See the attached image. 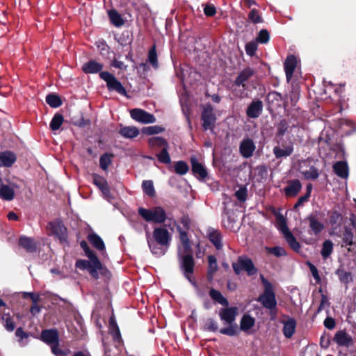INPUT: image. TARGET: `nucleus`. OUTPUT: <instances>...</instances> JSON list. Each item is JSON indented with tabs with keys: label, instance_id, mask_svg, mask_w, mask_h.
<instances>
[{
	"label": "nucleus",
	"instance_id": "3",
	"mask_svg": "<svg viewBox=\"0 0 356 356\" xmlns=\"http://www.w3.org/2000/svg\"><path fill=\"white\" fill-rule=\"evenodd\" d=\"M90 261L79 259L76 262V268L80 270H88L90 275L95 277H98L97 271L102 269V264L95 254L88 257Z\"/></svg>",
	"mask_w": 356,
	"mask_h": 356
},
{
	"label": "nucleus",
	"instance_id": "18",
	"mask_svg": "<svg viewBox=\"0 0 356 356\" xmlns=\"http://www.w3.org/2000/svg\"><path fill=\"white\" fill-rule=\"evenodd\" d=\"M334 341L339 346L348 347L353 343L351 337L344 331L337 332L334 337Z\"/></svg>",
	"mask_w": 356,
	"mask_h": 356
},
{
	"label": "nucleus",
	"instance_id": "27",
	"mask_svg": "<svg viewBox=\"0 0 356 356\" xmlns=\"http://www.w3.org/2000/svg\"><path fill=\"white\" fill-rule=\"evenodd\" d=\"M253 71L250 68L243 70L237 76L234 81L236 86H245V82L252 76Z\"/></svg>",
	"mask_w": 356,
	"mask_h": 356
},
{
	"label": "nucleus",
	"instance_id": "47",
	"mask_svg": "<svg viewBox=\"0 0 356 356\" xmlns=\"http://www.w3.org/2000/svg\"><path fill=\"white\" fill-rule=\"evenodd\" d=\"M143 191L150 197H153L155 195V190L153 185V182L151 180L144 181L142 184Z\"/></svg>",
	"mask_w": 356,
	"mask_h": 356
},
{
	"label": "nucleus",
	"instance_id": "37",
	"mask_svg": "<svg viewBox=\"0 0 356 356\" xmlns=\"http://www.w3.org/2000/svg\"><path fill=\"white\" fill-rule=\"evenodd\" d=\"M208 278L209 280H212L214 273L216 272L218 269L217 261L213 255H209L208 257Z\"/></svg>",
	"mask_w": 356,
	"mask_h": 356
},
{
	"label": "nucleus",
	"instance_id": "51",
	"mask_svg": "<svg viewBox=\"0 0 356 356\" xmlns=\"http://www.w3.org/2000/svg\"><path fill=\"white\" fill-rule=\"evenodd\" d=\"M164 131V129L160 126H150L143 129L142 131L143 134L147 135H153L161 133Z\"/></svg>",
	"mask_w": 356,
	"mask_h": 356
},
{
	"label": "nucleus",
	"instance_id": "34",
	"mask_svg": "<svg viewBox=\"0 0 356 356\" xmlns=\"http://www.w3.org/2000/svg\"><path fill=\"white\" fill-rule=\"evenodd\" d=\"M90 243L98 250L103 251L105 249V245L102 239L96 234H90L88 237Z\"/></svg>",
	"mask_w": 356,
	"mask_h": 356
},
{
	"label": "nucleus",
	"instance_id": "8",
	"mask_svg": "<svg viewBox=\"0 0 356 356\" xmlns=\"http://www.w3.org/2000/svg\"><path fill=\"white\" fill-rule=\"evenodd\" d=\"M130 115L135 121L143 124H150L156 122V118L152 114L140 108L131 110Z\"/></svg>",
	"mask_w": 356,
	"mask_h": 356
},
{
	"label": "nucleus",
	"instance_id": "16",
	"mask_svg": "<svg viewBox=\"0 0 356 356\" xmlns=\"http://www.w3.org/2000/svg\"><path fill=\"white\" fill-rule=\"evenodd\" d=\"M179 238L181 245L178 248V253L179 254H184L191 252V247L189 238L186 232L179 230Z\"/></svg>",
	"mask_w": 356,
	"mask_h": 356
},
{
	"label": "nucleus",
	"instance_id": "50",
	"mask_svg": "<svg viewBox=\"0 0 356 356\" xmlns=\"http://www.w3.org/2000/svg\"><path fill=\"white\" fill-rule=\"evenodd\" d=\"M148 61L154 67H158L157 54L155 46H153L149 51Z\"/></svg>",
	"mask_w": 356,
	"mask_h": 356
},
{
	"label": "nucleus",
	"instance_id": "61",
	"mask_svg": "<svg viewBox=\"0 0 356 356\" xmlns=\"http://www.w3.org/2000/svg\"><path fill=\"white\" fill-rule=\"evenodd\" d=\"M309 266L310 271H311L314 280H316V282L319 283L321 282V277L319 276L318 269L316 268L315 266H314L312 264H309Z\"/></svg>",
	"mask_w": 356,
	"mask_h": 356
},
{
	"label": "nucleus",
	"instance_id": "36",
	"mask_svg": "<svg viewBox=\"0 0 356 356\" xmlns=\"http://www.w3.org/2000/svg\"><path fill=\"white\" fill-rule=\"evenodd\" d=\"M209 296L212 300H213L214 301L217 302L218 303L220 304L222 306H227L229 304L227 300L225 298H224L222 293L216 289H211L209 291Z\"/></svg>",
	"mask_w": 356,
	"mask_h": 356
},
{
	"label": "nucleus",
	"instance_id": "25",
	"mask_svg": "<svg viewBox=\"0 0 356 356\" xmlns=\"http://www.w3.org/2000/svg\"><path fill=\"white\" fill-rule=\"evenodd\" d=\"M119 133L126 138H134L139 135V129L134 126H127L120 128Z\"/></svg>",
	"mask_w": 356,
	"mask_h": 356
},
{
	"label": "nucleus",
	"instance_id": "10",
	"mask_svg": "<svg viewBox=\"0 0 356 356\" xmlns=\"http://www.w3.org/2000/svg\"><path fill=\"white\" fill-rule=\"evenodd\" d=\"M49 232L55 235L60 242H65L67 240V229L60 222H53L49 224Z\"/></svg>",
	"mask_w": 356,
	"mask_h": 356
},
{
	"label": "nucleus",
	"instance_id": "54",
	"mask_svg": "<svg viewBox=\"0 0 356 356\" xmlns=\"http://www.w3.org/2000/svg\"><path fill=\"white\" fill-rule=\"evenodd\" d=\"M353 234L349 229H346L343 234V242L346 245L351 246L353 243Z\"/></svg>",
	"mask_w": 356,
	"mask_h": 356
},
{
	"label": "nucleus",
	"instance_id": "55",
	"mask_svg": "<svg viewBox=\"0 0 356 356\" xmlns=\"http://www.w3.org/2000/svg\"><path fill=\"white\" fill-rule=\"evenodd\" d=\"M248 17L254 24L262 22V19L259 13V11L256 9H252L250 12Z\"/></svg>",
	"mask_w": 356,
	"mask_h": 356
},
{
	"label": "nucleus",
	"instance_id": "52",
	"mask_svg": "<svg viewBox=\"0 0 356 356\" xmlns=\"http://www.w3.org/2000/svg\"><path fill=\"white\" fill-rule=\"evenodd\" d=\"M223 225L226 229L231 231H236V229L238 228L236 221L231 216H227V219L223 220Z\"/></svg>",
	"mask_w": 356,
	"mask_h": 356
},
{
	"label": "nucleus",
	"instance_id": "46",
	"mask_svg": "<svg viewBox=\"0 0 356 356\" xmlns=\"http://www.w3.org/2000/svg\"><path fill=\"white\" fill-rule=\"evenodd\" d=\"M189 168L184 161H179L175 163V170L176 173L184 175L188 172Z\"/></svg>",
	"mask_w": 356,
	"mask_h": 356
},
{
	"label": "nucleus",
	"instance_id": "5",
	"mask_svg": "<svg viewBox=\"0 0 356 356\" xmlns=\"http://www.w3.org/2000/svg\"><path fill=\"white\" fill-rule=\"evenodd\" d=\"M99 76L106 83L108 90L115 91L122 95H127L125 88L112 74L108 72H102L99 74Z\"/></svg>",
	"mask_w": 356,
	"mask_h": 356
},
{
	"label": "nucleus",
	"instance_id": "49",
	"mask_svg": "<svg viewBox=\"0 0 356 356\" xmlns=\"http://www.w3.org/2000/svg\"><path fill=\"white\" fill-rule=\"evenodd\" d=\"M304 177L307 179H316L318 177V171L314 167H310L309 170L302 172Z\"/></svg>",
	"mask_w": 356,
	"mask_h": 356
},
{
	"label": "nucleus",
	"instance_id": "35",
	"mask_svg": "<svg viewBox=\"0 0 356 356\" xmlns=\"http://www.w3.org/2000/svg\"><path fill=\"white\" fill-rule=\"evenodd\" d=\"M108 17L111 23L118 27L122 26L124 24L122 16L115 10H111L108 12Z\"/></svg>",
	"mask_w": 356,
	"mask_h": 356
},
{
	"label": "nucleus",
	"instance_id": "22",
	"mask_svg": "<svg viewBox=\"0 0 356 356\" xmlns=\"http://www.w3.org/2000/svg\"><path fill=\"white\" fill-rule=\"evenodd\" d=\"M15 185H1L0 187V197L6 201H11L15 197Z\"/></svg>",
	"mask_w": 356,
	"mask_h": 356
},
{
	"label": "nucleus",
	"instance_id": "26",
	"mask_svg": "<svg viewBox=\"0 0 356 356\" xmlns=\"http://www.w3.org/2000/svg\"><path fill=\"white\" fill-rule=\"evenodd\" d=\"M208 234L210 241L214 245L216 249H221L222 248V243L220 232L216 229H209Z\"/></svg>",
	"mask_w": 356,
	"mask_h": 356
},
{
	"label": "nucleus",
	"instance_id": "59",
	"mask_svg": "<svg viewBox=\"0 0 356 356\" xmlns=\"http://www.w3.org/2000/svg\"><path fill=\"white\" fill-rule=\"evenodd\" d=\"M257 44L253 42H250L246 44L245 51L247 54L253 56L257 50Z\"/></svg>",
	"mask_w": 356,
	"mask_h": 356
},
{
	"label": "nucleus",
	"instance_id": "45",
	"mask_svg": "<svg viewBox=\"0 0 356 356\" xmlns=\"http://www.w3.org/2000/svg\"><path fill=\"white\" fill-rule=\"evenodd\" d=\"M1 320L4 327L8 331L12 332L14 330L15 326L9 314H3L1 316Z\"/></svg>",
	"mask_w": 356,
	"mask_h": 356
},
{
	"label": "nucleus",
	"instance_id": "63",
	"mask_svg": "<svg viewBox=\"0 0 356 356\" xmlns=\"http://www.w3.org/2000/svg\"><path fill=\"white\" fill-rule=\"evenodd\" d=\"M303 356H318L315 347H307L304 351Z\"/></svg>",
	"mask_w": 356,
	"mask_h": 356
},
{
	"label": "nucleus",
	"instance_id": "9",
	"mask_svg": "<svg viewBox=\"0 0 356 356\" xmlns=\"http://www.w3.org/2000/svg\"><path fill=\"white\" fill-rule=\"evenodd\" d=\"M273 154L277 159L290 156L293 152V143L291 141L282 143L273 147Z\"/></svg>",
	"mask_w": 356,
	"mask_h": 356
},
{
	"label": "nucleus",
	"instance_id": "23",
	"mask_svg": "<svg viewBox=\"0 0 356 356\" xmlns=\"http://www.w3.org/2000/svg\"><path fill=\"white\" fill-rule=\"evenodd\" d=\"M41 337L42 340L49 344H55L58 342V332L54 330H47L42 332Z\"/></svg>",
	"mask_w": 356,
	"mask_h": 356
},
{
	"label": "nucleus",
	"instance_id": "12",
	"mask_svg": "<svg viewBox=\"0 0 356 356\" xmlns=\"http://www.w3.org/2000/svg\"><path fill=\"white\" fill-rule=\"evenodd\" d=\"M93 184H95L98 188L102 192L103 195L105 198L108 199L111 197L110 189L106 180L98 175H94L92 176Z\"/></svg>",
	"mask_w": 356,
	"mask_h": 356
},
{
	"label": "nucleus",
	"instance_id": "33",
	"mask_svg": "<svg viewBox=\"0 0 356 356\" xmlns=\"http://www.w3.org/2000/svg\"><path fill=\"white\" fill-rule=\"evenodd\" d=\"M149 145L152 149L168 147L167 141L161 137H152L149 139Z\"/></svg>",
	"mask_w": 356,
	"mask_h": 356
},
{
	"label": "nucleus",
	"instance_id": "7",
	"mask_svg": "<svg viewBox=\"0 0 356 356\" xmlns=\"http://www.w3.org/2000/svg\"><path fill=\"white\" fill-rule=\"evenodd\" d=\"M153 238L156 243L167 248L172 240V234L165 226L155 227L153 230Z\"/></svg>",
	"mask_w": 356,
	"mask_h": 356
},
{
	"label": "nucleus",
	"instance_id": "6",
	"mask_svg": "<svg viewBox=\"0 0 356 356\" xmlns=\"http://www.w3.org/2000/svg\"><path fill=\"white\" fill-rule=\"evenodd\" d=\"M178 256L181 269L183 270L187 280L192 282L191 275L194 271L195 262L191 252L184 254H179L178 253Z\"/></svg>",
	"mask_w": 356,
	"mask_h": 356
},
{
	"label": "nucleus",
	"instance_id": "56",
	"mask_svg": "<svg viewBox=\"0 0 356 356\" xmlns=\"http://www.w3.org/2000/svg\"><path fill=\"white\" fill-rule=\"evenodd\" d=\"M268 252L272 253L276 257H281L286 254L285 250L282 247H275L267 248Z\"/></svg>",
	"mask_w": 356,
	"mask_h": 356
},
{
	"label": "nucleus",
	"instance_id": "17",
	"mask_svg": "<svg viewBox=\"0 0 356 356\" xmlns=\"http://www.w3.org/2000/svg\"><path fill=\"white\" fill-rule=\"evenodd\" d=\"M263 109V104L260 100L253 101L248 107L246 113L249 118H256L259 116Z\"/></svg>",
	"mask_w": 356,
	"mask_h": 356
},
{
	"label": "nucleus",
	"instance_id": "41",
	"mask_svg": "<svg viewBox=\"0 0 356 356\" xmlns=\"http://www.w3.org/2000/svg\"><path fill=\"white\" fill-rule=\"evenodd\" d=\"M64 118L61 114L56 113L52 118L50 122V128L53 131L59 129L63 124Z\"/></svg>",
	"mask_w": 356,
	"mask_h": 356
},
{
	"label": "nucleus",
	"instance_id": "62",
	"mask_svg": "<svg viewBox=\"0 0 356 356\" xmlns=\"http://www.w3.org/2000/svg\"><path fill=\"white\" fill-rule=\"evenodd\" d=\"M288 125L285 121H282L277 127V134L283 136L287 131Z\"/></svg>",
	"mask_w": 356,
	"mask_h": 356
},
{
	"label": "nucleus",
	"instance_id": "13",
	"mask_svg": "<svg viewBox=\"0 0 356 356\" xmlns=\"http://www.w3.org/2000/svg\"><path fill=\"white\" fill-rule=\"evenodd\" d=\"M236 314L237 309L236 307L221 309L219 312L220 319L228 324H232L235 321Z\"/></svg>",
	"mask_w": 356,
	"mask_h": 356
},
{
	"label": "nucleus",
	"instance_id": "48",
	"mask_svg": "<svg viewBox=\"0 0 356 356\" xmlns=\"http://www.w3.org/2000/svg\"><path fill=\"white\" fill-rule=\"evenodd\" d=\"M168 147H164L161 149V152L156 154L158 160L163 163L168 164L170 163V156L168 152Z\"/></svg>",
	"mask_w": 356,
	"mask_h": 356
},
{
	"label": "nucleus",
	"instance_id": "60",
	"mask_svg": "<svg viewBox=\"0 0 356 356\" xmlns=\"http://www.w3.org/2000/svg\"><path fill=\"white\" fill-rule=\"evenodd\" d=\"M257 40L261 43H266L269 40V33L266 30H261L259 32Z\"/></svg>",
	"mask_w": 356,
	"mask_h": 356
},
{
	"label": "nucleus",
	"instance_id": "2",
	"mask_svg": "<svg viewBox=\"0 0 356 356\" xmlns=\"http://www.w3.org/2000/svg\"><path fill=\"white\" fill-rule=\"evenodd\" d=\"M261 280L264 286V292L259 296L258 300L261 302L266 308L269 309H275L277 305V301L273 292V286L263 275H261Z\"/></svg>",
	"mask_w": 356,
	"mask_h": 356
},
{
	"label": "nucleus",
	"instance_id": "4",
	"mask_svg": "<svg viewBox=\"0 0 356 356\" xmlns=\"http://www.w3.org/2000/svg\"><path fill=\"white\" fill-rule=\"evenodd\" d=\"M232 267L237 275L243 270L245 271L249 276L255 275L257 272L252 261L247 257H239L237 261L232 264Z\"/></svg>",
	"mask_w": 356,
	"mask_h": 356
},
{
	"label": "nucleus",
	"instance_id": "43",
	"mask_svg": "<svg viewBox=\"0 0 356 356\" xmlns=\"http://www.w3.org/2000/svg\"><path fill=\"white\" fill-rule=\"evenodd\" d=\"M286 242L288 244L291 246V248L296 250L298 251L300 245V243L296 241V238L293 236V235L289 232V233L284 235Z\"/></svg>",
	"mask_w": 356,
	"mask_h": 356
},
{
	"label": "nucleus",
	"instance_id": "1",
	"mask_svg": "<svg viewBox=\"0 0 356 356\" xmlns=\"http://www.w3.org/2000/svg\"><path fill=\"white\" fill-rule=\"evenodd\" d=\"M138 213L145 221L158 224L163 223L167 218L165 211L161 207H155L149 209L139 208Z\"/></svg>",
	"mask_w": 356,
	"mask_h": 356
},
{
	"label": "nucleus",
	"instance_id": "14",
	"mask_svg": "<svg viewBox=\"0 0 356 356\" xmlns=\"http://www.w3.org/2000/svg\"><path fill=\"white\" fill-rule=\"evenodd\" d=\"M297 65V58L293 56H287L284 62V70L287 82H289Z\"/></svg>",
	"mask_w": 356,
	"mask_h": 356
},
{
	"label": "nucleus",
	"instance_id": "31",
	"mask_svg": "<svg viewBox=\"0 0 356 356\" xmlns=\"http://www.w3.org/2000/svg\"><path fill=\"white\" fill-rule=\"evenodd\" d=\"M254 318L248 314L244 315L241 321V330L245 332H249L250 330L254 326Z\"/></svg>",
	"mask_w": 356,
	"mask_h": 356
},
{
	"label": "nucleus",
	"instance_id": "28",
	"mask_svg": "<svg viewBox=\"0 0 356 356\" xmlns=\"http://www.w3.org/2000/svg\"><path fill=\"white\" fill-rule=\"evenodd\" d=\"M19 244L30 252H33L36 250V243L33 238L29 237L22 236L19 238Z\"/></svg>",
	"mask_w": 356,
	"mask_h": 356
},
{
	"label": "nucleus",
	"instance_id": "24",
	"mask_svg": "<svg viewBox=\"0 0 356 356\" xmlns=\"http://www.w3.org/2000/svg\"><path fill=\"white\" fill-rule=\"evenodd\" d=\"M16 161V156L11 152H3L0 153V166L9 167Z\"/></svg>",
	"mask_w": 356,
	"mask_h": 356
},
{
	"label": "nucleus",
	"instance_id": "32",
	"mask_svg": "<svg viewBox=\"0 0 356 356\" xmlns=\"http://www.w3.org/2000/svg\"><path fill=\"white\" fill-rule=\"evenodd\" d=\"M309 222V227L314 234L317 235L324 228V225L315 216H310L308 218Z\"/></svg>",
	"mask_w": 356,
	"mask_h": 356
},
{
	"label": "nucleus",
	"instance_id": "64",
	"mask_svg": "<svg viewBox=\"0 0 356 356\" xmlns=\"http://www.w3.org/2000/svg\"><path fill=\"white\" fill-rule=\"evenodd\" d=\"M81 248L84 250L85 254L87 257L95 254L92 250H90L88 243L85 241H82L80 243Z\"/></svg>",
	"mask_w": 356,
	"mask_h": 356
},
{
	"label": "nucleus",
	"instance_id": "42",
	"mask_svg": "<svg viewBox=\"0 0 356 356\" xmlns=\"http://www.w3.org/2000/svg\"><path fill=\"white\" fill-rule=\"evenodd\" d=\"M333 251V243L330 240H325L323 243L321 255L323 259H327Z\"/></svg>",
	"mask_w": 356,
	"mask_h": 356
},
{
	"label": "nucleus",
	"instance_id": "29",
	"mask_svg": "<svg viewBox=\"0 0 356 356\" xmlns=\"http://www.w3.org/2000/svg\"><path fill=\"white\" fill-rule=\"evenodd\" d=\"M335 173L341 178H347L348 176V168L346 163L343 161L337 162L333 165Z\"/></svg>",
	"mask_w": 356,
	"mask_h": 356
},
{
	"label": "nucleus",
	"instance_id": "11",
	"mask_svg": "<svg viewBox=\"0 0 356 356\" xmlns=\"http://www.w3.org/2000/svg\"><path fill=\"white\" fill-rule=\"evenodd\" d=\"M202 120L203 121V127L204 129H212L216 122L215 115L213 113L211 106H208L204 108L202 114Z\"/></svg>",
	"mask_w": 356,
	"mask_h": 356
},
{
	"label": "nucleus",
	"instance_id": "44",
	"mask_svg": "<svg viewBox=\"0 0 356 356\" xmlns=\"http://www.w3.org/2000/svg\"><path fill=\"white\" fill-rule=\"evenodd\" d=\"M47 103L52 108H57L62 104L60 97L54 94H49L46 97Z\"/></svg>",
	"mask_w": 356,
	"mask_h": 356
},
{
	"label": "nucleus",
	"instance_id": "38",
	"mask_svg": "<svg viewBox=\"0 0 356 356\" xmlns=\"http://www.w3.org/2000/svg\"><path fill=\"white\" fill-rule=\"evenodd\" d=\"M147 243L151 252L157 256L163 255L165 253V246L159 245L158 243L156 244L151 239L147 238Z\"/></svg>",
	"mask_w": 356,
	"mask_h": 356
},
{
	"label": "nucleus",
	"instance_id": "57",
	"mask_svg": "<svg viewBox=\"0 0 356 356\" xmlns=\"http://www.w3.org/2000/svg\"><path fill=\"white\" fill-rule=\"evenodd\" d=\"M204 327L209 331L216 332L218 330V324L214 320L209 318L205 323Z\"/></svg>",
	"mask_w": 356,
	"mask_h": 356
},
{
	"label": "nucleus",
	"instance_id": "53",
	"mask_svg": "<svg viewBox=\"0 0 356 356\" xmlns=\"http://www.w3.org/2000/svg\"><path fill=\"white\" fill-rule=\"evenodd\" d=\"M220 332L228 336H235L238 334L237 325L230 324L229 327L220 329Z\"/></svg>",
	"mask_w": 356,
	"mask_h": 356
},
{
	"label": "nucleus",
	"instance_id": "21",
	"mask_svg": "<svg viewBox=\"0 0 356 356\" xmlns=\"http://www.w3.org/2000/svg\"><path fill=\"white\" fill-rule=\"evenodd\" d=\"M103 69V65L96 60H90L82 66V70L86 74H94L100 72Z\"/></svg>",
	"mask_w": 356,
	"mask_h": 356
},
{
	"label": "nucleus",
	"instance_id": "39",
	"mask_svg": "<svg viewBox=\"0 0 356 356\" xmlns=\"http://www.w3.org/2000/svg\"><path fill=\"white\" fill-rule=\"evenodd\" d=\"M276 225L278 229L283 234V235H285L290 232L287 227L286 219L283 216L277 215L276 216Z\"/></svg>",
	"mask_w": 356,
	"mask_h": 356
},
{
	"label": "nucleus",
	"instance_id": "40",
	"mask_svg": "<svg viewBox=\"0 0 356 356\" xmlns=\"http://www.w3.org/2000/svg\"><path fill=\"white\" fill-rule=\"evenodd\" d=\"M113 155L110 153H105L102 154L99 159V165L104 170H106L108 166L111 164L112 158Z\"/></svg>",
	"mask_w": 356,
	"mask_h": 356
},
{
	"label": "nucleus",
	"instance_id": "15",
	"mask_svg": "<svg viewBox=\"0 0 356 356\" xmlns=\"http://www.w3.org/2000/svg\"><path fill=\"white\" fill-rule=\"evenodd\" d=\"M191 162L193 174L200 179L206 178L207 172L204 166L198 162L195 156L191 158Z\"/></svg>",
	"mask_w": 356,
	"mask_h": 356
},
{
	"label": "nucleus",
	"instance_id": "20",
	"mask_svg": "<svg viewBox=\"0 0 356 356\" xmlns=\"http://www.w3.org/2000/svg\"><path fill=\"white\" fill-rule=\"evenodd\" d=\"M302 188L299 180L295 179L289 182L288 186L284 188L286 195L289 197L296 196Z\"/></svg>",
	"mask_w": 356,
	"mask_h": 356
},
{
	"label": "nucleus",
	"instance_id": "30",
	"mask_svg": "<svg viewBox=\"0 0 356 356\" xmlns=\"http://www.w3.org/2000/svg\"><path fill=\"white\" fill-rule=\"evenodd\" d=\"M283 333L286 338H291L295 332L296 330V321L289 318L287 321L283 322Z\"/></svg>",
	"mask_w": 356,
	"mask_h": 356
},
{
	"label": "nucleus",
	"instance_id": "19",
	"mask_svg": "<svg viewBox=\"0 0 356 356\" xmlns=\"http://www.w3.org/2000/svg\"><path fill=\"white\" fill-rule=\"evenodd\" d=\"M255 149V145L250 139H245L242 141L240 145V152L245 158L250 157Z\"/></svg>",
	"mask_w": 356,
	"mask_h": 356
},
{
	"label": "nucleus",
	"instance_id": "58",
	"mask_svg": "<svg viewBox=\"0 0 356 356\" xmlns=\"http://www.w3.org/2000/svg\"><path fill=\"white\" fill-rule=\"evenodd\" d=\"M235 195L237 199L241 202H244L247 197V189L245 187H241L235 192Z\"/></svg>",
	"mask_w": 356,
	"mask_h": 356
}]
</instances>
